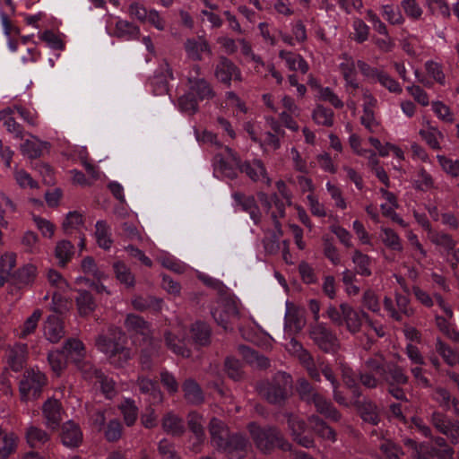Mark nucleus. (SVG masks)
I'll list each match as a JSON object with an SVG mask.
<instances>
[{
    "instance_id": "obj_33",
    "label": "nucleus",
    "mask_w": 459,
    "mask_h": 459,
    "mask_svg": "<svg viewBox=\"0 0 459 459\" xmlns=\"http://www.w3.org/2000/svg\"><path fill=\"white\" fill-rule=\"evenodd\" d=\"M17 446V437L12 432H6L0 428V459H7L14 453Z\"/></svg>"
},
{
    "instance_id": "obj_17",
    "label": "nucleus",
    "mask_w": 459,
    "mask_h": 459,
    "mask_svg": "<svg viewBox=\"0 0 459 459\" xmlns=\"http://www.w3.org/2000/svg\"><path fill=\"white\" fill-rule=\"evenodd\" d=\"M354 406L359 413L361 419L370 423L371 425H377L380 421L378 406L369 398H363L362 400H355Z\"/></svg>"
},
{
    "instance_id": "obj_25",
    "label": "nucleus",
    "mask_w": 459,
    "mask_h": 459,
    "mask_svg": "<svg viewBox=\"0 0 459 459\" xmlns=\"http://www.w3.org/2000/svg\"><path fill=\"white\" fill-rule=\"evenodd\" d=\"M134 384L138 387L141 394L150 395L154 403L162 402L163 394L155 381L143 375H139Z\"/></svg>"
},
{
    "instance_id": "obj_22",
    "label": "nucleus",
    "mask_w": 459,
    "mask_h": 459,
    "mask_svg": "<svg viewBox=\"0 0 459 459\" xmlns=\"http://www.w3.org/2000/svg\"><path fill=\"white\" fill-rule=\"evenodd\" d=\"M340 309L347 330L353 334L359 333L362 325V314L360 315L347 303H342Z\"/></svg>"
},
{
    "instance_id": "obj_50",
    "label": "nucleus",
    "mask_w": 459,
    "mask_h": 459,
    "mask_svg": "<svg viewBox=\"0 0 459 459\" xmlns=\"http://www.w3.org/2000/svg\"><path fill=\"white\" fill-rule=\"evenodd\" d=\"M435 348L447 365L455 366L458 362L456 353L441 339H437Z\"/></svg>"
},
{
    "instance_id": "obj_20",
    "label": "nucleus",
    "mask_w": 459,
    "mask_h": 459,
    "mask_svg": "<svg viewBox=\"0 0 459 459\" xmlns=\"http://www.w3.org/2000/svg\"><path fill=\"white\" fill-rule=\"evenodd\" d=\"M61 440L65 446H78L82 441V433L79 425L72 420L66 421L62 426Z\"/></svg>"
},
{
    "instance_id": "obj_29",
    "label": "nucleus",
    "mask_w": 459,
    "mask_h": 459,
    "mask_svg": "<svg viewBox=\"0 0 459 459\" xmlns=\"http://www.w3.org/2000/svg\"><path fill=\"white\" fill-rule=\"evenodd\" d=\"M75 304L80 316H87L91 314L97 305L91 293L85 290H77V296L75 297Z\"/></svg>"
},
{
    "instance_id": "obj_16",
    "label": "nucleus",
    "mask_w": 459,
    "mask_h": 459,
    "mask_svg": "<svg viewBox=\"0 0 459 459\" xmlns=\"http://www.w3.org/2000/svg\"><path fill=\"white\" fill-rule=\"evenodd\" d=\"M208 430L211 437V443L217 450L224 444L225 441H227L228 437L232 435L230 433L227 424L216 417H212L210 420Z\"/></svg>"
},
{
    "instance_id": "obj_39",
    "label": "nucleus",
    "mask_w": 459,
    "mask_h": 459,
    "mask_svg": "<svg viewBox=\"0 0 459 459\" xmlns=\"http://www.w3.org/2000/svg\"><path fill=\"white\" fill-rule=\"evenodd\" d=\"M74 253V245L68 240H61L57 242L55 249V255L58 260V264L65 266L71 260Z\"/></svg>"
},
{
    "instance_id": "obj_56",
    "label": "nucleus",
    "mask_w": 459,
    "mask_h": 459,
    "mask_svg": "<svg viewBox=\"0 0 459 459\" xmlns=\"http://www.w3.org/2000/svg\"><path fill=\"white\" fill-rule=\"evenodd\" d=\"M78 368L82 375V377L86 380H93L96 381L99 377L103 374L102 370L98 368L95 365H93L90 361H82L78 363Z\"/></svg>"
},
{
    "instance_id": "obj_53",
    "label": "nucleus",
    "mask_w": 459,
    "mask_h": 459,
    "mask_svg": "<svg viewBox=\"0 0 459 459\" xmlns=\"http://www.w3.org/2000/svg\"><path fill=\"white\" fill-rule=\"evenodd\" d=\"M48 360L51 369L56 376H60L63 370L66 368V359L62 351H50L48 355Z\"/></svg>"
},
{
    "instance_id": "obj_5",
    "label": "nucleus",
    "mask_w": 459,
    "mask_h": 459,
    "mask_svg": "<svg viewBox=\"0 0 459 459\" xmlns=\"http://www.w3.org/2000/svg\"><path fill=\"white\" fill-rule=\"evenodd\" d=\"M387 364L385 356L379 352L368 358L363 363L364 371H359L358 375L360 384L368 389H377L381 385L380 378Z\"/></svg>"
},
{
    "instance_id": "obj_30",
    "label": "nucleus",
    "mask_w": 459,
    "mask_h": 459,
    "mask_svg": "<svg viewBox=\"0 0 459 459\" xmlns=\"http://www.w3.org/2000/svg\"><path fill=\"white\" fill-rule=\"evenodd\" d=\"M143 345H145V347L141 350L139 357L140 367L143 371L150 372L153 368V358L160 355L161 348L160 340L158 339L156 350L152 349V343H143Z\"/></svg>"
},
{
    "instance_id": "obj_34",
    "label": "nucleus",
    "mask_w": 459,
    "mask_h": 459,
    "mask_svg": "<svg viewBox=\"0 0 459 459\" xmlns=\"http://www.w3.org/2000/svg\"><path fill=\"white\" fill-rule=\"evenodd\" d=\"M49 146L48 142H42L37 137H32V140H26L21 145V151L23 155L28 156L30 159H37L42 154L43 149Z\"/></svg>"
},
{
    "instance_id": "obj_49",
    "label": "nucleus",
    "mask_w": 459,
    "mask_h": 459,
    "mask_svg": "<svg viewBox=\"0 0 459 459\" xmlns=\"http://www.w3.org/2000/svg\"><path fill=\"white\" fill-rule=\"evenodd\" d=\"M306 320L299 311H289L285 316V327L294 333H299L305 326Z\"/></svg>"
},
{
    "instance_id": "obj_58",
    "label": "nucleus",
    "mask_w": 459,
    "mask_h": 459,
    "mask_svg": "<svg viewBox=\"0 0 459 459\" xmlns=\"http://www.w3.org/2000/svg\"><path fill=\"white\" fill-rule=\"evenodd\" d=\"M287 418L288 426L291 431V436H297L298 434H303L307 429L306 421L293 413H285Z\"/></svg>"
},
{
    "instance_id": "obj_48",
    "label": "nucleus",
    "mask_w": 459,
    "mask_h": 459,
    "mask_svg": "<svg viewBox=\"0 0 459 459\" xmlns=\"http://www.w3.org/2000/svg\"><path fill=\"white\" fill-rule=\"evenodd\" d=\"M225 371L230 378L234 381H240L244 378L242 364L238 359L227 358L224 362Z\"/></svg>"
},
{
    "instance_id": "obj_1",
    "label": "nucleus",
    "mask_w": 459,
    "mask_h": 459,
    "mask_svg": "<svg viewBox=\"0 0 459 459\" xmlns=\"http://www.w3.org/2000/svg\"><path fill=\"white\" fill-rule=\"evenodd\" d=\"M429 422L440 436L429 437L438 447V459H453L455 450L452 445L459 444V420L451 419L447 414L440 411H434L429 416Z\"/></svg>"
},
{
    "instance_id": "obj_15",
    "label": "nucleus",
    "mask_w": 459,
    "mask_h": 459,
    "mask_svg": "<svg viewBox=\"0 0 459 459\" xmlns=\"http://www.w3.org/2000/svg\"><path fill=\"white\" fill-rule=\"evenodd\" d=\"M28 355V345L25 343H15L5 351L6 362L14 372H19L23 368Z\"/></svg>"
},
{
    "instance_id": "obj_47",
    "label": "nucleus",
    "mask_w": 459,
    "mask_h": 459,
    "mask_svg": "<svg viewBox=\"0 0 459 459\" xmlns=\"http://www.w3.org/2000/svg\"><path fill=\"white\" fill-rule=\"evenodd\" d=\"M117 279L120 283L131 288L134 286V276L130 269L122 262H117L113 265Z\"/></svg>"
},
{
    "instance_id": "obj_11",
    "label": "nucleus",
    "mask_w": 459,
    "mask_h": 459,
    "mask_svg": "<svg viewBox=\"0 0 459 459\" xmlns=\"http://www.w3.org/2000/svg\"><path fill=\"white\" fill-rule=\"evenodd\" d=\"M201 67L194 65L186 76L189 91L201 101L212 100L215 97L211 83L204 77H201Z\"/></svg>"
},
{
    "instance_id": "obj_43",
    "label": "nucleus",
    "mask_w": 459,
    "mask_h": 459,
    "mask_svg": "<svg viewBox=\"0 0 459 459\" xmlns=\"http://www.w3.org/2000/svg\"><path fill=\"white\" fill-rule=\"evenodd\" d=\"M420 135L431 149H441L439 140H442L444 138V134L437 128L429 126L427 129H421L420 131Z\"/></svg>"
},
{
    "instance_id": "obj_59",
    "label": "nucleus",
    "mask_w": 459,
    "mask_h": 459,
    "mask_svg": "<svg viewBox=\"0 0 459 459\" xmlns=\"http://www.w3.org/2000/svg\"><path fill=\"white\" fill-rule=\"evenodd\" d=\"M240 349L249 363H255L258 367L263 368H266L270 366L269 359L260 355L257 351L247 346H242Z\"/></svg>"
},
{
    "instance_id": "obj_13",
    "label": "nucleus",
    "mask_w": 459,
    "mask_h": 459,
    "mask_svg": "<svg viewBox=\"0 0 459 459\" xmlns=\"http://www.w3.org/2000/svg\"><path fill=\"white\" fill-rule=\"evenodd\" d=\"M249 446L248 439L240 433H233L218 451L226 455L229 459H243Z\"/></svg>"
},
{
    "instance_id": "obj_19",
    "label": "nucleus",
    "mask_w": 459,
    "mask_h": 459,
    "mask_svg": "<svg viewBox=\"0 0 459 459\" xmlns=\"http://www.w3.org/2000/svg\"><path fill=\"white\" fill-rule=\"evenodd\" d=\"M187 56L194 61H201L202 54L206 53L212 56V49L208 41L204 38L188 39L184 44Z\"/></svg>"
},
{
    "instance_id": "obj_51",
    "label": "nucleus",
    "mask_w": 459,
    "mask_h": 459,
    "mask_svg": "<svg viewBox=\"0 0 459 459\" xmlns=\"http://www.w3.org/2000/svg\"><path fill=\"white\" fill-rule=\"evenodd\" d=\"M162 300L154 297H148L147 299L137 297L133 299V307L139 311H144L149 308H153L155 311L161 309Z\"/></svg>"
},
{
    "instance_id": "obj_62",
    "label": "nucleus",
    "mask_w": 459,
    "mask_h": 459,
    "mask_svg": "<svg viewBox=\"0 0 459 459\" xmlns=\"http://www.w3.org/2000/svg\"><path fill=\"white\" fill-rule=\"evenodd\" d=\"M82 270L85 274L91 275L94 278L100 280L102 278H105V273L100 271L94 259L91 256H86L82 261Z\"/></svg>"
},
{
    "instance_id": "obj_23",
    "label": "nucleus",
    "mask_w": 459,
    "mask_h": 459,
    "mask_svg": "<svg viewBox=\"0 0 459 459\" xmlns=\"http://www.w3.org/2000/svg\"><path fill=\"white\" fill-rule=\"evenodd\" d=\"M44 334L52 343L58 342L65 335L62 320L56 315L49 316L44 324Z\"/></svg>"
},
{
    "instance_id": "obj_54",
    "label": "nucleus",
    "mask_w": 459,
    "mask_h": 459,
    "mask_svg": "<svg viewBox=\"0 0 459 459\" xmlns=\"http://www.w3.org/2000/svg\"><path fill=\"white\" fill-rule=\"evenodd\" d=\"M214 168L230 179H235L238 177L237 169L227 162L221 154L214 156Z\"/></svg>"
},
{
    "instance_id": "obj_6",
    "label": "nucleus",
    "mask_w": 459,
    "mask_h": 459,
    "mask_svg": "<svg viewBox=\"0 0 459 459\" xmlns=\"http://www.w3.org/2000/svg\"><path fill=\"white\" fill-rule=\"evenodd\" d=\"M380 380L381 385L385 384L387 385V393L394 399L408 402L402 386L409 383V377L403 367L394 362H389Z\"/></svg>"
},
{
    "instance_id": "obj_12",
    "label": "nucleus",
    "mask_w": 459,
    "mask_h": 459,
    "mask_svg": "<svg viewBox=\"0 0 459 459\" xmlns=\"http://www.w3.org/2000/svg\"><path fill=\"white\" fill-rule=\"evenodd\" d=\"M215 78L221 83L230 86L231 81H242L240 69L228 57L220 56L214 69Z\"/></svg>"
},
{
    "instance_id": "obj_10",
    "label": "nucleus",
    "mask_w": 459,
    "mask_h": 459,
    "mask_svg": "<svg viewBox=\"0 0 459 459\" xmlns=\"http://www.w3.org/2000/svg\"><path fill=\"white\" fill-rule=\"evenodd\" d=\"M125 327L132 335L141 336L142 344L152 343V349H157L158 339L153 335L151 324L144 320L143 317L135 314H128L125 319Z\"/></svg>"
},
{
    "instance_id": "obj_45",
    "label": "nucleus",
    "mask_w": 459,
    "mask_h": 459,
    "mask_svg": "<svg viewBox=\"0 0 459 459\" xmlns=\"http://www.w3.org/2000/svg\"><path fill=\"white\" fill-rule=\"evenodd\" d=\"M124 421L127 426H133L138 418V408L132 399H126L120 405Z\"/></svg>"
},
{
    "instance_id": "obj_63",
    "label": "nucleus",
    "mask_w": 459,
    "mask_h": 459,
    "mask_svg": "<svg viewBox=\"0 0 459 459\" xmlns=\"http://www.w3.org/2000/svg\"><path fill=\"white\" fill-rule=\"evenodd\" d=\"M437 159L446 173L455 178L459 176V160H454L444 155H437Z\"/></svg>"
},
{
    "instance_id": "obj_28",
    "label": "nucleus",
    "mask_w": 459,
    "mask_h": 459,
    "mask_svg": "<svg viewBox=\"0 0 459 459\" xmlns=\"http://www.w3.org/2000/svg\"><path fill=\"white\" fill-rule=\"evenodd\" d=\"M161 426L166 433L172 436H181L185 432L183 420L172 411L167 412L163 416Z\"/></svg>"
},
{
    "instance_id": "obj_44",
    "label": "nucleus",
    "mask_w": 459,
    "mask_h": 459,
    "mask_svg": "<svg viewBox=\"0 0 459 459\" xmlns=\"http://www.w3.org/2000/svg\"><path fill=\"white\" fill-rule=\"evenodd\" d=\"M381 231V239L386 247L394 251H403L402 240L394 230L382 228Z\"/></svg>"
},
{
    "instance_id": "obj_38",
    "label": "nucleus",
    "mask_w": 459,
    "mask_h": 459,
    "mask_svg": "<svg viewBox=\"0 0 459 459\" xmlns=\"http://www.w3.org/2000/svg\"><path fill=\"white\" fill-rule=\"evenodd\" d=\"M333 111L323 105H316L312 113V118L315 123L326 127L333 125Z\"/></svg>"
},
{
    "instance_id": "obj_40",
    "label": "nucleus",
    "mask_w": 459,
    "mask_h": 459,
    "mask_svg": "<svg viewBox=\"0 0 459 459\" xmlns=\"http://www.w3.org/2000/svg\"><path fill=\"white\" fill-rule=\"evenodd\" d=\"M115 34L118 38L133 39L139 37L140 30L137 26L127 21H118L116 24Z\"/></svg>"
},
{
    "instance_id": "obj_41",
    "label": "nucleus",
    "mask_w": 459,
    "mask_h": 459,
    "mask_svg": "<svg viewBox=\"0 0 459 459\" xmlns=\"http://www.w3.org/2000/svg\"><path fill=\"white\" fill-rule=\"evenodd\" d=\"M352 262L356 265V272L362 276H370L372 274L370 264L371 258L361 253L359 250H355L352 255Z\"/></svg>"
},
{
    "instance_id": "obj_4",
    "label": "nucleus",
    "mask_w": 459,
    "mask_h": 459,
    "mask_svg": "<svg viewBox=\"0 0 459 459\" xmlns=\"http://www.w3.org/2000/svg\"><path fill=\"white\" fill-rule=\"evenodd\" d=\"M247 429L255 446L263 453H270L275 447L282 451L291 449V445L275 427L261 428L257 423L250 422Z\"/></svg>"
},
{
    "instance_id": "obj_24",
    "label": "nucleus",
    "mask_w": 459,
    "mask_h": 459,
    "mask_svg": "<svg viewBox=\"0 0 459 459\" xmlns=\"http://www.w3.org/2000/svg\"><path fill=\"white\" fill-rule=\"evenodd\" d=\"M184 397L192 405H200L204 402V392L199 384L193 378H187L182 385Z\"/></svg>"
},
{
    "instance_id": "obj_31",
    "label": "nucleus",
    "mask_w": 459,
    "mask_h": 459,
    "mask_svg": "<svg viewBox=\"0 0 459 459\" xmlns=\"http://www.w3.org/2000/svg\"><path fill=\"white\" fill-rule=\"evenodd\" d=\"M279 56L286 62L287 66L291 71H300L305 74L309 69L307 61L300 55L290 51L281 50Z\"/></svg>"
},
{
    "instance_id": "obj_26",
    "label": "nucleus",
    "mask_w": 459,
    "mask_h": 459,
    "mask_svg": "<svg viewBox=\"0 0 459 459\" xmlns=\"http://www.w3.org/2000/svg\"><path fill=\"white\" fill-rule=\"evenodd\" d=\"M232 197L244 211L250 214L251 219L255 224L260 222L261 212L254 196H246L240 192H236L232 195Z\"/></svg>"
},
{
    "instance_id": "obj_21",
    "label": "nucleus",
    "mask_w": 459,
    "mask_h": 459,
    "mask_svg": "<svg viewBox=\"0 0 459 459\" xmlns=\"http://www.w3.org/2000/svg\"><path fill=\"white\" fill-rule=\"evenodd\" d=\"M164 342L168 349H169L176 355L183 358H189L191 351L186 346L185 338L171 330H167L164 333Z\"/></svg>"
},
{
    "instance_id": "obj_61",
    "label": "nucleus",
    "mask_w": 459,
    "mask_h": 459,
    "mask_svg": "<svg viewBox=\"0 0 459 459\" xmlns=\"http://www.w3.org/2000/svg\"><path fill=\"white\" fill-rule=\"evenodd\" d=\"M318 97H319L320 100L329 102L335 108H343V102L339 99V97L329 87H319L318 88Z\"/></svg>"
},
{
    "instance_id": "obj_55",
    "label": "nucleus",
    "mask_w": 459,
    "mask_h": 459,
    "mask_svg": "<svg viewBox=\"0 0 459 459\" xmlns=\"http://www.w3.org/2000/svg\"><path fill=\"white\" fill-rule=\"evenodd\" d=\"M41 315H42V312L40 309H36L34 310V312L25 320V322L23 323L22 328H21V333H20V337L21 338H25L27 337L28 335L31 334L32 333H34V331L36 330L37 326H38V323L41 317Z\"/></svg>"
},
{
    "instance_id": "obj_3",
    "label": "nucleus",
    "mask_w": 459,
    "mask_h": 459,
    "mask_svg": "<svg viewBox=\"0 0 459 459\" xmlns=\"http://www.w3.org/2000/svg\"><path fill=\"white\" fill-rule=\"evenodd\" d=\"M296 392L300 401L307 404H314L317 413L333 422H339L342 420V413L332 402L321 394L305 377L297 379Z\"/></svg>"
},
{
    "instance_id": "obj_18",
    "label": "nucleus",
    "mask_w": 459,
    "mask_h": 459,
    "mask_svg": "<svg viewBox=\"0 0 459 459\" xmlns=\"http://www.w3.org/2000/svg\"><path fill=\"white\" fill-rule=\"evenodd\" d=\"M95 345L100 352L106 355L108 363L110 359L116 357L118 351L120 352L121 349H126L127 347L125 343L117 340L116 337L110 338L104 334L98 335L95 340Z\"/></svg>"
},
{
    "instance_id": "obj_2",
    "label": "nucleus",
    "mask_w": 459,
    "mask_h": 459,
    "mask_svg": "<svg viewBox=\"0 0 459 459\" xmlns=\"http://www.w3.org/2000/svg\"><path fill=\"white\" fill-rule=\"evenodd\" d=\"M292 385L291 375L284 371H278L271 378L258 381L255 389L266 403L281 407L289 400Z\"/></svg>"
},
{
    "instance_id": "obj_36",
    "label": "nucleus",
    "mask_w": 459,
    "mask_h": 459,
    "mask_svg": "<svg viewBox=\"0 0 459 459\" xmlns=\"http://www.w3.org/2000/svg\"><path fill=\"white\" fill-rule=\"evenodd\" d=\"M192 337L195 343L205 346L211 341V329L209 325L204 322H195L191 326Z\"/></svg>"
},
{
    "instance_id": "obj_35",
    "label": "nucleus",
    "mask_w": 459,
    "mask_h": 459,
    "mask_svg": "<svg viewBox=\"0 0 459 459\" xmlns=\"http://www.w3.org/2000/svg\"><path fill=\"white\" fill-rule=\"evenodd\" d=\"M186 420L190 431L195 436L199 442H203L205 439L203 415L195 411H192L187 414Z\"/></svg>"
},
{
    "instance_id": "obj_9",
    "label": "nucleus",
    "mask_w": 459,
    "mask_h": 459,
    "mask_svg": "<svg viewBox=\"0 0 459 459\" xmlns=\"http://www.w3.org/2000/svg\"><path fill=\"white\" fill-rule=\"evenodd\" d=\"M309 337L325 353H335L340 348L336 334L325 325L316 323L309 327Z\"/></svg>"
},
{
    "instance_id": "obj_7",
    "label": "nucleus",
    "mask_w": 459,
    "mask_h": 459,
    "mask_svg": "<svg viewBox=\"0 0 459 459\" xmlns=\"http://www.w3.org/2000/svg\"><path fill=\"white\" fill-rule=\"evenodd\" d=\"M47 383L46 375L38 368L26 369L19 385L21 399L22 401L38 399Z\"/></svg>"
},
{
    "instance_id": "obj_46",
    "label": "nucleus",
    "mask_w": 459,
    "mask_h": 459,
    "mask_svg": "<svg viewBox=\"0 0 459 459\" xmlns=\"http://www.w3.org/2000/svg\"><path fill=\"white\" fill-rule=\"evenodd\" d=\"M198 99L190 91L185 93L178 100V108L182 112H185L188 115L195 114L198 109Z\"/></svg>"
},
{
    "instance_id": "obj_64",
    "label": "nucleus",
    "mask_w": 459,
    "mask_h": 459,
    "mask_svg": "<svg viewBox=\"0 0 459 459\" xmlns=\"http://www.w3.org/2000/svg\"><path fill=\"white\" fill-rule=\"evenodd\" d=\"M158 451L162 459H179L174 444L166 438L159 442Z\"/></svg>"
},
{
    "instance_id": "obj_32",
    "label": "nucleus",
    "mask_w": 459,
    "mask_h": 459,
    "mask_svg": "<svg viewBox=\"0 0 459 459\" xmlns=\"http://www.w3.org/2000/svg\"><path fill=\"white\" fill-rule=\"evenodd\" d=\"M49 438V434L40 428L30 426L26 430L27 443L30 447L40 448Z\"/></svg>"
},
{
    "instance_id": "obj_42",
    "label": "nucleus",
    "mask_w": 459,
    "mask_h": 459,
    "mask_svg": "<svg viewBox=\"0 0 459 459\" xmlns=\"http://www.w3.org/2000/svg\"><path fill=\"white\" fill-rule=\"evenodd\" d=\"M373 82H379L391 93L401 94L403 92L400 83L384 70H379Z\"/></svg>"
},
{
    "instance_id": "obj_57",
    "label": "nucleus",
    "mask_w": 459,
    "mask_h": 459,
    "mask_svg": "<svg viewBox=\"0 0 459 459\" xmlns=\"http://www.w3.org/2000/svg\"><path fill=\"white\" fill-rule=\"evenodd\" d=\"M453 398L450 392L441 386L436 387L432 394V399L446 411L450 409Z\"/></svg>"
},
{
    "instance_id": "obj_60",
    "label": "nucleus",
    "mask_w": 459,
    "mask_h": 459,
    "mask_svg": "<svg viewBox=\"0 0 459 459\" xmlns=\"http://www.w3.org/2000/svg\"><path fill=\"white\" fill-rule=\"evenodd\" d=\"M432 109L437 117L446 123L452 124L455 117L450 108L442 101H433Z\"/></svg>"
},
{
    "instance_id": "obj_14",
    "label": "nucleus",
    "mask_w": 459,
    "mask_h": 459,
    "mask_svg": "<svg viewBox=\"0 0 459 459\" xmlns=\"http://www.w3.org/2000/svg\"><path fill=\"white\" fill-rule=\"evenodd\" d=\"M42 414L47 428L56 430L63 420L64 410L57 399H48L42 405Z\"/></svg>"
},
{
    "instance_id": "obj_8",
    "label": "nucleus",
    "mask_w": 459,
    "mask_h": 459,
    "mask_svg": "<svg viewBox=\"0 0 459 459\" xmlns=\"http://www.w3.org/2000/svg\"><path fill=\"white\" fill-rule=\"evenodd\" d=\"M225 152L231 159L236 168L246 175L254 182H257L261 178L264 179L265 184L270 186L272 179L269 178L266 168L261 160L255 159L252 161H241L240 157L229 146L225 147Z\"/></svg>"
},
{
    "instance_id": "obj_37",
    "label": "nucleus",
    "mask_w": 459,
    "mask_h": 459,
    "mask_svg": "<svg viewBox=\"0 0 459 459\" xmlns=\"http://www.w3.org/2000/svg\"><path fill=\"white\" fill-rule=\"evenodd\" d=\"M95 236L100 247L108 250L113 240L110 237V229L105 221H98L95 225Z\"/></svg>"
},
{
    "instance_id": "obj_52",
    "label": "nucleus",
    "mask_w": 459,
    "mask_h": 459,
    "mask_svg": "<svg viewBox=\"0 0 459 459\" xmlns=\"http://www.w3.org/2000/svg\"><path fill=\"white\" fill-rule=\"evenodd\" d=\"M82 215L76 212H69L62 224L63 230L66 234L72 233L74 230H80L83 226Z\"/></svg>"
},
{
    "instance_id": "obj_27",
    "label": "nucleus",
    "mask_w": 459,
    "mask_h": 459,
    "mask_svg": "<svg viewBox=\"0 0 459 459\" xmlns=\"http://www.w3.org/2000/svg\"><path fill=\"white\" fill-rule=\"evenodd\" d=\"M272 219L273 221L276 231L270 232V236H266L263 239L264 250L267 254H270V255L276 254L280 250L279 238L283 234L282 230H281V225L279 220H277L276 213H274V212L272 213Z\"/></svg>"
}]
</instances>
